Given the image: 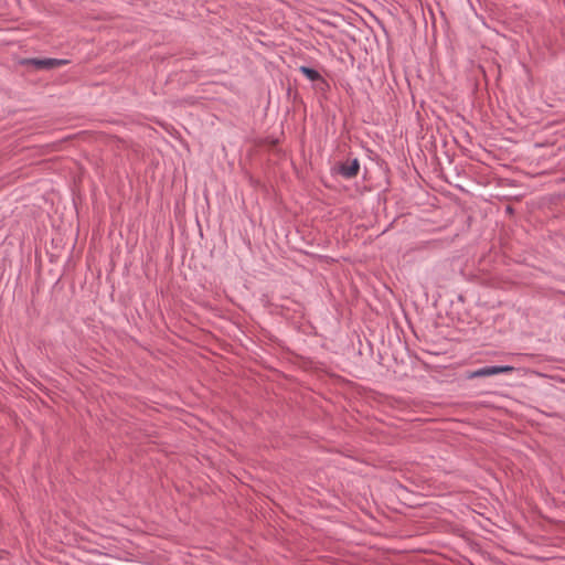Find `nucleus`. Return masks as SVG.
<instances>
[{
    "label": "nucleus",
    "mask_w": 565,
    "mask_h": 565,
    "mask_svg": "<svg viewBox=\"0 0 565 565\" xmlns=\"http://www.w3.org/2000/svg\"><path fill=\"white\" fill-rule=\"evenodd\" d=\"M29 63L38 70H52L65 65L67 61L60 58H31Z\"/></svg>",
    "instance_id": "1"
},
{
    "label": "nucleus",
    "mask_w": 565,
    "mask_h": 565,
    "mask_svg": "<svg viewBox=\"0 0 565 565\" xmlns=\"http://www.w3.org/2000/svg\"><path fill=\"white\" fill-rule=\"evenodd\" d=\"M360 162L358 159L349 160L340 164L339 173L345 179H352L358 175Z\"/></svg>",
    "instance_id": "2"
},
{
    "label": "nucleus",
    "mask_w": 565,
    "mask_h": 565,
    "mask_svg": "<svg viewBox=\"0 0 565 565\" xmlns=\"http://www.w3.org/2000/svg\"><path fill=\"white\" fill-rule=\"evenodd\" d=\"M484 370H486L487 376H492V375L502 374V373H510L514 370V367L510 366V365H492V366H484Z\"/></svg>",
    "instance_id": "3"
},
{
    "label": "nucleus",
    "mask_w": 565,
    "mask_h": 565,
    "mask_svg": "<svg viewBox=\"0 0 565 565\" xmlns=\"http://www.w3.org/2000/svg\"><path fill=\"white\" fill-rule=\"evenodd\" d=\"M300 72L310 81L315 82L321 78V75L318 71L308 67V66H301Z\"/></svg>",
    "instance_id": "4"
},
{
    "label": "nucleus",
    "mask_w": 565,
    "mask_h": 565,
    "mask_svg": "<svg viewBox=\"0 0 565 565\" xmlns=\"http://www.w3.org/2000/svg\"><path fill=\"white\" fill-rule=\"evenodd\" d=\"M486 370L484 367H480L476 371H473L470 375V377H486Z\"/></svg>",
    "instance_id": "5"
}]
</instances>
